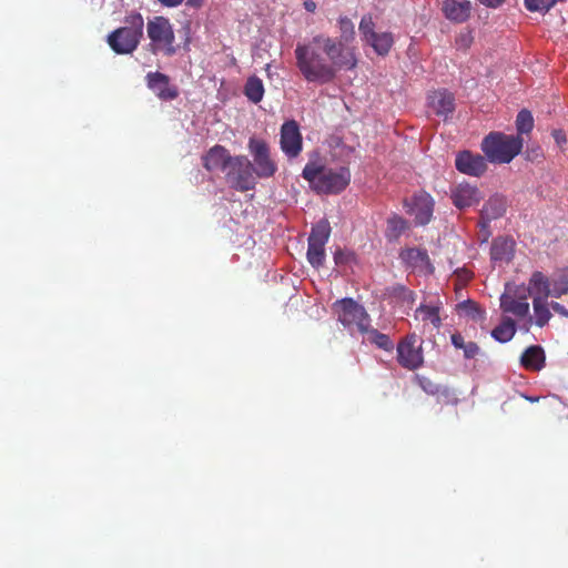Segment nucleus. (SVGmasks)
<instances>
[{
	"label": "nucleus",
	"instance_id": "nucleus-1",
	"mask_svg": "<svg viewBox=\"0 0 568 568\" xmlns=\"http://www.w3.org/2000/svg\"><path fill=\"white\" fill-rule=\"evenodd\" d=\"M294 54L303 78L320 84L332 82L339 70H353L357 64L353 50L324 34H317L308 42H298Z\"/></svg>",
	"mask_w": 568,
	"mask_h": 568
},
{
	"label": "nucleus",
	"instance_id": "nucleus-2",
	"mask_svg": "<svg viewBox=\"0 0 568 568\" xmlns=\"http://www.w3.org/2000/svg\"><path fill=\"white\" fill-rule=\"evenodd\" d=\"M302 176L310 183L311 189L318 194L341 193L351 182L348 168L332 169L316 162H308L303 169Z\"/></svg>",
	"mask_w": 568,
	"mask_h": 568
},
{
	"label": "nucleus",
	"instance_id": "nucleus-3",
	"mask_svg": "<svg viewBox=\"0 0 568 568\" xmlns=\"http://www.w3.org/2000/svg\"><path fill=\"white\" fill-rule=\"evenodd\" d=\"M524 139L519 135H508L499 131L487 134L480 144L487 160L494 164L510 163L523 150Z\"/></svg>",
	"mask_w": 568,
	"mask_h": 568
},
{
	"label": "nucleus",
	"instance_id": "nucleus-4",
	"mask_svg": "<svg viewBox=\"0 0 568 568\" xmlns=\"http://www.w3.org/2000/svg\"><path fill=\"white\" fill-rule=\"evenodd\" d=\"M144 20L141 13L132 12L124 19V26L108 34L106 42L116 54H131L143 37Z\"/></svg>",
	"mask_w": 568,
	"mask_h": 568
},
{
	"label": "nucleus",
	"instance_id": "nucleus-5",
	"mask_svg": "<svg viewBox=\"0 0 568 568\" xmlns=\"http://www.w3.org/2000/svg\"><path fill=\"white\" fill-rule=\"evenodd\" d=\"M146 33L153 53L173 57L179 49L175 44V34L170 20L163 16H155L146 23Z\"/></svg>",
	"mask_w": 568,
	"mask_h": 568
},
{
	"label": "nucleus",
	"instance_id": "nucleus-6",
	"mask_svg": "<svg viewBox=\"0 0 568 568\" xmlns=\"http://www.w3.org/2000/svg\"><path fill=\"white\" fill-rule=\"evenodd\" d=\"M528 292L540 293L546 297L559 298L568 294V266L557 268L551 278L535 271L528 281Z\"/></svg>",
	"mask_w": 568,
	"mask_h": 568
},
{
	"label": "nucleus",
	"instance_id": "nucleus-7",
	"mask_svg": "<svg viewBox=\"0 0 568 568\" xmlns=\"http://www.w3.org/2000/svg\"><path fill=\"white\" fill-rule=\"evenodd\" d=\"M334 311L344 327L349 329L355 327L359 333L367 331L371 317L364 306L353 298H343L335 302Z\"/></svg>",
	"mask_w": 568,
	"mask_h": 568
},
{
	"label": "nucleus",
	"instance_id": "nucleus-8",
	"mask_svg": "<svg viewBox=\"0 0 568 568\" xmlns=\"http://www.w3.org/2000/svg\"><path fill=\"white\" fill-rule=\"evenodd\" d=\"M225 172L231 187L237 191H251L256 185L253 164L245 155H235Z\"/></svg>",
	"mask_w": 568,
	"mask_h": 568
},
{
	"label": "nucleus",
	"instance_id": "nucleus-9",
	"mask_svg": "<svg viewBox=\"0 0 568 568\" xmlns=\"http://www.w3.org/2000/svg\"><path fill=\"white\" fill-rule=\"evenodd\" d=\"M331 225L326 219L320 220L315 225L312 226L308 245H307V261L315 267L320 268L324 265L326 253L325 245L328 242L331 235Z\"/></svg>",
	"mask_w": 568,
	"mask_h": 568
},
{
	"label": "nucleus",
	"instance_id": "nucleus-10",
	"mask_svg": "<svg viewBox=\"0 0 568 568\" xmlns=\"http://www.w3.org/2000/svg\"><path fill=\"white\" fill-rule=\"evenodd\" d=\"M247 148L253 156V170L256 178L268 179L274 176L277 171V164L271 156L270 146L266 141L251 138Z\"/></svg>",
	"mask_w": 568,
	"mask_h": 568
},
{
	"label": "nucleus",
	"instance_id": "nucleus-11",
	"mask_svg": "<svg viewBox=\"0 0 568 568\" xmlns=\"http://www.w3.org/2000/svg\"><path fill=\"white\" fill-rule=\"evenodd\" d=\"M397 363L405 369L416 371L424 364L422 342L415 333L402 338L396 347Z\"/></svg>",
	"mask_w": 568,
	"mask_h": 568
},
{
	"label": "nucleus",
	"instance_id": "nucleus-12",
	"mask_svg": "<svg viewBox=\"0 0 568 568\" xmlns=\"http://www.w3.org/2000/svg\"><path fill=\"white\" fill-rule=\"evenodd\" d=\"M281 150L291 159L297 158L303 149V138L295 120L286 121L281 126Z\"/></svg>",
	"mask_w": 568,
	"mask_h": 568
},
{
	"label": "nucleus",
	"instance_id": "nucleus-13",
	"mask_svg": "<svg viewBox=\"0 0 568 568\" xmlns=\"http://www.w3.org/2000/svg\"><path fill=\"white\" fill-rule=\"evenodd\" d=\"M399 257L408 268L417 274L429 275L434 273V265L432 264L428 253L425 248H404L400 251Z\"/></svg>",
	"mask_w": 568,
	"mask_h": 568
},
{
	"label": "nucleus",
	"instance_id": "nucleus-14",
	"mask_svg": "<svg viewBox=\"0 0 568 568\" xmlns=\"http://www.w3.org/2000/svg\"><path fill=\"white\" fill-rule=\"evenodd\" d=\"M146 87L162 101H171L179 97V90L170 83L169 75L155 71L145 75Z\"/></svg>",
	"mask_w": 568,
	"mask_h": 568
},
{
	"label": "nucleus",
	"instance_id": "nucleus-15",
	"mask_svg": "<svg viewBox=\"0 0 568 568\" xmlns=\"http://www.w3.org/2000/svg\"><path fill=\"white\" fill-rule=\"evenodd\" d=\"M433 197L425 191H420L414 195L412 204L408 205L407 212L410 215H414L416 224L426 225L433 216Z\"/></svg>",
	"mask_w": 568,
	"mask_h": 568
},
{
	"label": "nucleus",
	"instance_id": "nucleus-16",
	"mask_svg": "<svg viewBox=\"0 0 568 568\" xmlns=\"http://www.w3.org/2000/svg\"><path fill=\"white\" fill-rule=\"evenodd\" d=\"M234 156L222 145L212 146L203 156V166L210 171H226Z\"/></svg>",
	"mask_w": 568,
	"mask_h": 568
},
{
	"label": "nucleus",
	"instance_id": "nucleus-17",
	"mask_svg": "<svg viewBox=\"0 0 568 568\" xmlns=\"http://www.w3.org/2000/svg\"><path fill=\"white\" fill-rule=\"evenodd\" d=\"M521 294L504 293L500 296V308L505 313H510L518 317H525L529 313V303L527 301L526 290Z\"/></svg>",
	"mask_w": 568,
	"mask_h": 568
},
{
	"label": "nucleus",
	"instance_id": "nucleus-18",
	"mask_svg": "<svg viewBox=\"0 0 568 568\" xmlns=\"http://www.w3.org/2000/svg\"><path fill=\"white\" fill-rule=\"evenodd\" d=\"M516 243L510 236L496 237L490 247V258L494 263L508 264L515 255Z\"/></svg>",
	"mask_w": 568,
	"mask_h": 568
},
{
	"label": "nucleus",
	"instance_id": "nucleus-19",
	"mask_svg": "<svg viewBox=\"0 0 568 568\" xmlns=\"http://www.w3.org/2000/svg\"><path fill=\"white\" fill-rule=\"evenodd\" d=\"M428 105L437 115L447 118L455 110V99L449 91L437 90L428 94Z\"/></svg>",
	"mask_w": 568,
	"mask_h": 568
},
{
	"label": "nucleus",
	"instance_id": "nucleus-20",
	"mask_svg": "<svg viewBox=\"0 0 568 568\" xmlns=\"http://www.w3.org/2000/svg\"><path fill=\"white\" fill-rule=\"evenodd\" d=\"M545 352L539 345H531L525 349L520 357V364L530 371H540L545 366Z\"/></svg>",
	"mask_w": 568,
	"mask_h": 568
},
{
	"label": "nucleus",
	"instance_id": "nucleus-21",
	"mask_svg": "<svg viewBox=\"0 0 568 568\" xmlns=\"http://www.w3.org/2000/svg\"><path fill=\"white\" fill-rule=\"evenodd\" d=\"M506 207V199L500 195H494L484 204L480 211V220L486 222L496 220L505 214Z\"/></svg>",
	"mask_w": 568,
	"mask_h": 568
},
{
	"label": "nucleus",
	"instance_id": "nucleus-22",
	"mask_svg": "<svg viewBox=\"0 0 568 568\" xmlns=\"http://www.w3.org/2000/svg\"><path fill=\"white\" fill-rule=\"evenodd\" d=\"M528 293L532 296V307L536 317V325L544 327L551 318L550 306L549 303H547L548 297L540 293Z\"/></svg>",
	"mask_w": 568,
	"mask_h": 568
},
{
	"label": "nucleus",
	"instance_id": "nucleus-23",
	"mask_svg": "<svg viewBox=\"0 0 568 568\" xmlns=\"http://www.w3.org/2000/svg\"><path fill=\"white\" fill-rule=\"evenodd\" d=\"M487 158L464 150V174L481 176L487 170Z\"/></svg>",
	"mask_w": 568,
	"mask_h": 568
},
{
	"label": "nucleus",
	"instance_id": "nucleus-24",
	"mask_svg": "<svg viewBox=\"0 0 568 568\" xmlns=\"http://www.w3.org/2000/svg\"><path fill=\"white\" fill-rule=\"evenodd\" d=\"M361 334L367 335V341L374 344L377 348L385 352H392L394 349V343L387 334L381 333L379 331L372 328L371 323L367 325V331Z\"/></svg>",
	"mask_w": 568,
	"mask_h": 568
},
{
	"label": "nucleus",
	"instance_id": "nucleus-25",
	"mask_svg": "<svg viewBox=\"0 0 568 568\" xmlns=\"http://www.w3.org/2000/svg\"><path fill=\"white\" fill-rule=\"evenodd\" d=\"M264 84L258 77L251 75L247 78L244 85V94L251 102H261L264 97Z\"/></svg>",
	"mask_w": 568,
	"mask_h": 568
},
{
	"label": "nucleus",
	"instance_id": "nucleus-26",
	"mask_svg": "<svg viewBox=\"0 0 568 568\" xmlns=\"http://www.w3.org/2000/svg\"><path fill=\"white\" fill-rule=\"evenodd\" d=\"M408 227V223L399 215H392L387 220L385 236L389 241H396Z\"/></svg>",
	"mask_w": 568,
	"mask_h": 568
},
{
	"label": "nucleus",
	"instance_id": "nucleus-27",
	"mask_svg": "<svg viewBox=\"0 0 568 568\" xmlns=\"http://www.w3.org/2000/svg\"><path fill=\"white\" fill-rule=\"evenodd\" d=\"M515 333L516 324L511 318L507 317L491 331V336L500 343H506L514 337Z\"/></svg>",
	"mask_w": 568,
	"mask_h": 568
},
{
	"label": "nucleus",
	"instance_id": "nucleus-28",
	"mask_svg": "<svg viewBox=\"0 0 568 568\" xmlns=\"http://www.w3.org/2000/svg\"><path fill=\"white\" fill-rule=\"evenodd\" d=\"M367 43L373 47L377 54L386 55L393 47L394 39L392 33L382 32L373 36V38Z\"/></svg>",
	"mask_w": 568,
	"mask_h": 568
},
{
	"label": "nucleus",
	"instance_id": "nucleus-29",
	"mask_svg": "<svg viewBox=\"0 0 568 568\" xmlns=\"http://www.w3.org/2000/svg\"><path fill=\"white\" fill-rule=\"evenodd\" d=\"M416 316H420L422 321L429 322L436 328L440 325L439 308L437 306L422 304L416 308Z\"/></svg>",
	"mask_w": 568,
	"mask_h": 568
},
{
	"label": "nucleus",
	"instance_id": "nucleus-30",
	"mask_svg": "<svg viewBox=\"0 0 568 568\" xmlns=\"http://www.w3.org/2000/svg\"><path fill=\"white\" fill-rule=\"evenodd\" d=\"M516 129L519 136L525 133H529L534 129V118L529 110L523 109L516 116Z\"/></svg>",
	"mask_w": 568,
	"mask_h": 568
},
{
	"label": "nucleus",
	"instance_id": "nucleus-31",
	"mask_svg": "<svg viewBox=\"0 0 568 568\" xmlns=\"http://www.w3.org/2000/svg\"><path fill=\"white\" fill-rule=\"evenodd\" d=\"M485 311L471 298L464 300V316L475 323H483L485 320Z\"/></svg>",
	"mask_w": 568,
	"mask_h": 568
},
{
	"label": "nucleus",
	"instance_id": "nucleus-32",
	"mask_svg": "<svg viewBox=\"0 0 568 568\" xmlns=\"http://www.w3.org/2000/svg\"><path fill=\"white\" fill-rule=\"evenodd\" d=\"M338 29L341 32V38L337 42H341L344 47L345 43H348L355 38V28L352 20L347 17H341L338 19Z\"/></svg>",
	"mask_w": 568,
	"mask_h": 568
},
{
	"label": "nucleus",
	"instance_id": "nucleus-33",
	"mask_svg": "<svg viewBox=\"0 0 568 568\" xmlns=\"http://www.w3.org/2000/svg\"><path fill=\"white\" fill-rule=\"evenodd\" d=\"M443 12L447 19L453 21H460L462 3L457 0H444Z\"/></svg>",
	"mask_w": 568,
	"mask_h": 568
},
{
	"label": "nucleus",
	"instance_id": "nucleus-34",
	"mask_svg": "<svg viewBox=\"0 0 568 568\" xmlns=\"http://www.w3.org/2000/svg\"><path fill=\"white\" fill-rule=\"evenodd\" d=\"M359 32L363 36V39L368 42L373 36L377 32L374 31L375 23L373 21V17L371 14H365L362 17V20L358 26Z\"/></svg>",
	"mask_w": 568,
	"mask_h": 568
},
{
	"label": "nucleus",
	"instance_id": "nucleus-35",
	"mask_svg": "<svg viewBox=\"0 0 568 568\" xmlns=\"http://www.w3.org/2000/svg\"><path fill=\"white\" fill-rule=\"evenodd\" d=\"M480 199L481 193L476 186L464 183V207L478 203Z\"/></svg>",
	"mask_w": 568,
	"mask_h": 568
},
{
	"label": "nucleus",
	"instance_id": "nucleus-36",
	"mask_svg": "<svg viewBox=\"0 0 568 568\" xmlns=\"http://www.w3.org/2000/svg\"><path fill=\"white\" fill-rule=\"evenodd\" d=\"M394 291H395L396 296L399 300H402L403 303H406L407 305H412L414 303L415 294L413 291H410L404 286H398Z\"/></svg>",
	"mask_w": 568,
	"mask_h": 568
},
{
	"label": "nucleus",
	"instance_id": "nucleus-37",
	"mask_svg": "<svg viewBox=\"0 0 568 568\" xmlns=\"http://www.w3.org/2000/svg\"><path fill=\"white\" fill-rule=\"evenodd\" d=\"M478 226H479L478 240L481 243H485V242L488 241V239H489V236L491 234L490 230H489V222L480 220L479 223H478Z\"/></svg>",
	"mask_w": 568,
	"mask_h": 568
},
{
	"label": "nucleus",
	"instance_id": "nucleus-38",
	"mask_svg": "<svg viewBox=\"0 0 568 568\" xmlns=\"http://www.w3.org/2000/svg\"><path fill=\"white\" fill-rule=\"evenodd\" d=\"M480 355V348L474 342H469L467 344L464 343V356L467 358H475Z\"/></svg>",
	"mask_w": 568,
	"mask_h": 568
},
{
	"label": "nucleus",
	"instance_id": "nucleus-39",
	"mask_svg": "<svg viewBox=\"0 0 568 568\" xmlns=\"http://www.w3.org/2000/svg\"><path fill=\"white\" fill-rule=\"evenodd\" d=\"M549 306L558 315L568 318V308L565 305L552 301L549 303Z\"/></svg>",
	"mask_w": 568,
	"mask_h": 568
},
{
	"label": "nucleus",
	"instance_id": "nucleus-40",
	"mask_svg": "<svg viewBox=\"0 0 568 568\" xmlns=\"http://www.w3.org/2000/svg\"><path fill=\"white\" fill-rule=\"evenodd\" d=\"M552 138L557 145L560 148H562L567 143V136L562 130H554Z\"/></svg>",
	"mask_w": 568,
	"mask_h": 568
},
{
	"label": "nucleus",
	"instance_id": "nucleus-41",
	"mask_svg": "<svg viewBox=\"0 0 568 568\" xmlns=\"http://www.w3.org/2000/svg\"><path fill=\"white\" fill-rule=\"evenodd\" d=\"M452 200H453V203L454 205L462 210V192L459 191V187L456 186L453 191H452Z\"/></svg>",
	"mask_w": 568,
	"mask_h": 568
},
{
	"label": "nucleus",
	"instance_id": "nucleus-42",
	"mask_svg": "<svg viewBox=\"0 0 568 568\" xmlns=\"http://www.w3.org/2000/svg\"><path fill=\"white\" fill-rule=\"evenodd\" d=\"M183 29H184V32H185V38H184V41H183V49L185 51H190V44H191L190 26L186 24Z\"/></svg>",
	"mask_w": 568,
	"mask_h": 568
},
{
	"label": "nucleus",
	"instance_id": "nucleus-43",
	"mask_svg": "<svg viewBox=\"0 0 568 568\" xmlns=\"http://www.w3.org/2000/svg\"><path fill=\"white\" fill-rule=\"evenodd\" d=\"M478 1L489 8H497L505 2V0H478Z\"/></svg>",
	"mask_w": 568,
	"mask_h": 568
},
{
	"label": "nucleus",
	"instance_id": "nucleus-44",
	"mask_svg": "<svg viewBox=\"0 0 568 568\" xmlns=\"http://www.w3.org/2000/svg\"><path fill=\"white\" fill-rule=\"evenodd\" d=\"M452 343L456 348H462V336L458 333L452 335Z\"/></svg>",
	"mask_w": 568,
	"mask_h": 568
},
{
	"label": "nucleus",
	"instance_id": "nucleus-45",
	"mask_svg": "<svg viewBox=\"0 0 568 568\" xmlns=\"http://www.w3.org/2000/svg\"><path fill=\"white\" fill-rule=\"evenodd\" d=\"M159 1L166 7H176L183 2V0H159Z\"/></svg>",
	"mask_w": 568,
	"mask_h": 568
},
{
	"label": "nucleus",
	"instance_id": "nucleus-46",
	"mask_svg": "<svg viewBox=\"0 0 568 568\" xmlns=\"http://www.w3.org/2000/svg\"><path fill=\"white\" fill-rule=\"evenodd\" d=\"M304 8L308 12H314L316 10V3L313 0H305L304 1Z\"/></svg>",
	"mask_w": 568,
	"mask_h": 568
},
{
	"label": "nucleus",
	"instance_id": "nucleus-47",
	"mask_svg": "<svg viewBox=\"0 0 568 568\" xmlns=\"http://www.w3.org/2000/svg\"><path fill=\"white\" fill-rule=\"evenodd\" d=\"M455 166H456L457 171L462 172V166H463V163H462V151L456 153Z\"/></svg>",
	"mask_w": 568,
	"mask_h": 568
},
{
	"label": "nucleus",
	"instance_id": "nucleus-48",
	"mask_svg": "<svg viewBox=\"0 0 568 568\" xmlns=\"http://www.w3.org/2000/svg\"><path fill=\"white\" fill-rule=\"evenodd\" d=\"M334 261L336 264H339L344 261V253L341 250L334 253Z\"/></svg>",
	"mask_w": 568,
	"mask_h": 568
},
{
	"label": "nucleus",
	"instance_id": "nucleus-49",
	"mask_svg": "<svg viewBox=\"0 0 568 568\" xmlns=\"http://www.w3.org/2000/svg\"><path fill=\"white\" fill-rule=\"evenodd\" d=\"M474 276V273L464 266V284L468 281H470Z\"/></svg>",
	"mask_w": 568,
	"mask_h": 568
},
{
	"label": "nucleus",
	"instance_id": "nucleus-50",
	"mask_svg": "<svg viewBox=\"0 0 568 568\" xmlns=\"http://www.w3.org/2000/svg\"><path fill=\"white\" fill-rule=\"evenodd\" d=\"M203 0H187V3L193 7H200Z\"/></svg>",
	"mask_w": 568,
	"mask_h": 568
},
{
	"label": "nucleus",
	"instance_id": "nucleus-51",
	"mask_svg": "<svg viewBox=\"0 0 568 568\" xmlns=\"http://www.w3.org/2000/svg\"><path fill=\"white\" fill-rule=\"evenodd\" d=\"M463 8H464V16L469 12L470 8H471V4L469 1H464V4H463Z\"/></svg>",
	"mask_w": 568,
	"mask_h": 568
},
{
	"label": "nucleus",
	"instance_id": "nucleus-52",
	"mask_svg": "<svg viewBox=\"0 0 568 568\" xmlns=\"http://www.w3.org/2000/svg\"><path fill=\"white\" fill-rule=\"evenodd\" d=\"M525 398L528 399L529 402H532V403L538 400L537 397H528V396H526Z\"/></svg>",
	"mask_w": 568,
	"mask_h": 568
},
{
	"label": "nucleus",
	"instance_id": "nucleus-53",
	"mask_svg": "<svg viewBox=\"0 0 568 568\" xmlns=\"http://www.w3.org/2000/svg\"><path fill=\"white\" fill-rule=\"evenodd\" d=\"M455 275H456V277L458 278V277L460 276V271H459V270H456V271H455Z\"/></svg>",
	"mask_w": 568,
	"mask_h": 568
},
{
	"label": "nucleus",
	"instance_id": "nucleus-54",
	"mask_svg": "<svg viewBox=\"0 0 568 568\" xmlns=\"http://www.w3.org/2000/svg\"><path fill=\"white\" fill-rule=\"evenodd\" d=\"M459 307H462V304L460 303L456 304V310H458Z\"/></svg>",
	"mask_w": 568,
	"mask_h": 568
}]
</instances>
